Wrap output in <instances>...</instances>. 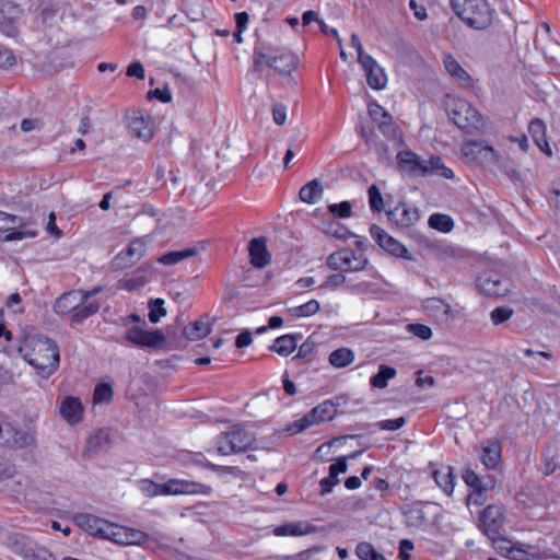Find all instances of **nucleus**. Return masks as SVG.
Returning a JSON list of instances; mask_svg holds the SVG:
<instances>
[{
  "mask_svg": "<svg viewBox=\"0 0 560 560\" xmlns=\"http://www.w3.org/2000/svg\"><path fill=\"white\" fill-rule=\"evenodd\" d=\"M444 67L448 74L457 81V83L460 86L464 88H471L472 86V79L469 75V73L458 63V61L447 55L443 59Z\"/></svg>",
  "mask_w": 560,
  "mask_h": 560,
  "instance_id": "24",
  "label": "nucleus"
},
{
  "mask_svg": "<svg viewBox=\"0 0 560 560\" xmlns=\"http://www.w3.org/2000/svg\"><path fill=\"white\" fill-rule=\"evenodd\" d=\"M113 398V388L109 384L102 383L98 384L93 394L94 404H108Z\"/></svg>",
  "mask_w": 560,
  "mask_h": 560,
  "instance_id": "49",
  "label": "nucleus"
},
{
  "mask_svg": "<svg viewBox=\"0 0 560 560\" xmlns=\"http://www.w3.org/2000/svg\"><path fill=\"white\" fill-rule=\"evenodd\" d=\"M354 360L353 352L348 348H339L329 354V363L338 369L346 368Z\"/></svg>",
  "mask_w": 560,
  "mask_h": 560,
  "instance_id": "40",
  "label": "nucleus"
},
{
  "mask_svg": "<svg viewBox=\"0 0 560 560\" xmlns=\"http://www.w3.org/2000/svg\"><path fill=\"white\" fill-rule=\"evenodd\" d=\"M387 217L390 222L402 229L412 226L420 218L418 209L407 202H399L387 212Z\"/></svg>",
  "mask_w": 560,
  "mask_h": 560,
  "instance_id": "15",
  "label": "nucleus"
},
{
  "mask_svg": "<svg viewBox=\"0 0 560 560\" xmlns=\"http://www.w3.org/2000/svg\"><path fill=\"white\" fill-rule=\"evenodd\" d=\"M492 540L493 548L501 553L502 556H505L511 559H516V556L514 555L515 551H520L518 549H515L513 547V542L501 536L500 534L494 537H489Z\"/></svg>",
  "mask_w": 560,
  "mask_h": 560,
  "instance_id": "43",
  "label": "nucleus"
},
{
  "mask_svg": "<svg viewBox=\"0 0 560 560\" xmlns=\"http://www.w3.org/2000/svg\"><path fill=\"white\" fill-rule=\"evenodd\" d=\"M74 523L95 537L104 538L105 530L108 528V521L89 513H78L73 516Z\"/></svg>",
  "mask_w": 560,
  "mask_h": 560,
  "instance_id": "19",
  "label": "nucleus"
},
{
  "mask_svg": "<svg viewBox=\"0 0 560 560\" xmlns=\"http://www.w3.org/2000/svg\"><path fill=\"white\" fill-rule=\"evenodd\" d=\"M323 195V186L318 179H312L301 187L299 196L305 203H315Z\"/></svg>",
  "mask_w": 560,
  "mask_h": 560,
  "instance_id": "31",
  "label": "nucleus"
},
{
  "mask_svg": "<svg viewBox=\"0 0 560 560\" xmlns=\"http://www.w3.org/2000/svg\"><path fill=\"white\" fill-rule=\"evenodd\" d=\"M370 233L373 240L387 253L393 256L411 260L409 250L396 238L392 237L385 230L376 224H372Z\"/></svg>",
  "mask_w": 560,
  "mask_h": 560,
  "instance_id": "12",
  "label": "nucleus"
},
{
  "mask_svg": "<svg viewBox=\"0 0 560 560\" xmlns=\"http://www.w3.org/2000/svg\"><path fill=\"white\" fill-rule=\"evenodd\" d=\"M128 545H141L148 540V534L127 527Z\"/></svg>",
  "mask_w": 560,
  "mask_h": 560,
  "instance_id": "58",
  "label": "nucleus"
},
{
  "mask_svg": "<svg viewBox=\"0 0 560 560\" xmlns=\"http://www.w3.org/2000/svg\"><path fill=\"white\" fill-rule=\"evenodd\" d=\"M139 488L142 493L149 498L158 495L196 493L208 494L211 492V488L209 486L183 479H170L164 483H156L150 479H142L139 481Z\"/></svg>",
  "mask_w": 560,
  "mask_h": 560,
  "instance_id": "2",
  "label": "nucleus"
},
{
  "mask_svg": "<svg viewBox=\"0 0 560 560\" xmlns=\"http://www.w3.org/2000/svg\"><path fill=\"white\" fill-rule=\"evenodd\" d=\"M368 109L369 115L375 122H377L382 133L388 138H395L397 128L393 121L392 115L376 102H371Z\"/></svg>",
  "mask_w": 560,
  "mask_h": 560,
  "instance_id": "18",
  "label": "nucleus"
},
{
  "mask_svg": "<svg viewBox=\"0 0 560 560\" xmlns=\"http://www.w3.org/2000/svg\"><path fill=\"white\" fill-rule=\"evenodd\" d=\"M196 254H197V249L194 247L185 248L183 250L170 252V253L162 255L158 259V262L165 265V266H171V265L178 264L179 261H182L186 258L192 257Z\"/></svg>",
  "mask_w": 560,
  "mask_h": 560,
  "instance_id": "39",
  "label": "nucleus"
},
{
  "mask_svg": "<svg viewBox=\"0 0 560 560\" xmlns=\"http://www.w3.org/2000/svg\"><path fill=\"white\" fill-rule=\"evenodd\" d=\"M101 304L97 301H85L81 302L79 306H77L75 312H73L71 323L80 324L88 317L96 314L100 311Z\"/></svg>",
  "mask_w": 560,
  "mask_h": 560,
  "instance_id": "37",
  "label": "nucleus"
},
{
  "mask_svg": "<svg viewBox=\"0 0 560 560\" xmlns=\"http://www.w3.org/2000/svg\"><path fill=\"white\" fill-rule=\"evenodd\" d=\"M397 166L401 173L411 176H428L425 160L411 150L399 151L396 155Z\"/></svg>",
  "mask_w": 560,
  "mask_h": 560,
  "instance_id": "14",
  "label": "nucleus"
},
{
  "mask_svg": "<svg viewBox=\"0 0 560 560\" xmlns=\"http://www.w3.org/2000/svg\"><path fill=\"white\" fill-rule=\"evenodd\" d=\"M22 218L0 211V232L9 231L12 225H22Z\"/></svg>",
  "mask_w": 560,
  "mask_h": 560,
  "instance_id": "54",
  "label": "nucleus"
},
{
  "mask_svg": "<svg viewBox=\"0 0 560 560\" xmlns=\"http://www.w3.org/2000/svg\"><path fill=\"white\" fill-rule=\"evenodd\" d=\"M501 459V445L498 442H491L482 447L481 462L489 468L494 469Z\"/></svg>",
  "mask_w": 560,
  "mask_h": 560,
  "instance_id": "33",
  "label": "nucleus"
},
{
  "mask_svg": "<svg viewBox=\"0 0 560 560\" xmlns=\"http://www.w3.org/2000/svg\"><path fill=\"white\" fill-rule=\"evenodd\" d=\"M369 203L373 212H381L384 209V200L376 185H371L368 189Z\"/></svg>",
  "mask_w": 560,
  "mask_h": 560,
  "instance_id": "50",
  "label": "nucleus"
},
{
  "mask_svg": "<svg viewBox=\"0 0 560 560\" xmlns=\"http://www.w3.org/2000/svg\"><path fill=\"white\" fill-rule=\"evenodd\" d=\"M13 550L20 553L25 560H51L52 558L44 548L35 550L30 544L24 541V538H22L21 541H14Z\"/></svg>",
  "mask_w": 560,
  "mask_h": 560,
  "instance_id": "28",
  "label": "nucleus"
},
{
  "mask_svg": "<svg viewBox=\"0 0 560 560\" xmlns=\"http://www.w3.org/2000/svg\"><path fill=\"white\" fill-rule=\"evenodd\" d=\"M320 306L318 301L310 300L308 302L292 307L289 310L290 314L294 317H308L316 314L319 311Z\"/></svg>",
  "mask_w": 560,
  "mask_h": 560,
  "instance_id": "46",
  "label": "nucleus"
},
{
  "mask_svg": "<svg viewBox=\"0 0 560 560\" xmlns=\"http://www.w3.org/2000/svg\"><path fill=\"white\" fill-rule=\"evenodd\" d=\"M348 469V465H347V457L343 456V457H340L336 460V463L331 464L329 466V474L331 475V477H337L338 478V475L339 474H345Z\"/></svg>",
  "mask_w": 560,
  "mask_h": 560,
  "instance_id": "61",
  "label": "nucleus"
},
{
  "mask_svg": "<svg viewBox=\"0 0 560 560\" xmlns=\"http://www.w3.org/2000/svg\"><path fill=\"white\" fill-rule=\"evenodd\" d=\"M255 439L252 433L235 425L224 432L217 442L218 452L222 455L246 451L252 446Z\"/></svg>",
  "mask_w": 560,
  "mask_h": 560,
  "instance_id": "7",
  "label": "nucleus"
},
{
  "mask_svg": "<svg viewBox=\"0 0 560 560\" xmlns=\"http://www.w3.org/2000/svg\"><path fill=\"white\" fill-rule=\"evenodd\" d=\"M19 353L43 378H48L59 368L60 357L58 346L48 337H26L19 347Z\"/></svg>",
  "mask_w": 560,
  "mask_h": 560,
  "instance_id": "1",
  "label": "nucleus"
},
{
  "mask_svg": "<svg viewBox=\"0 0 560 560\" xmlns=\"http://www.w3.org/2000/svg\"><path fill=\"white\" fill-rule=\"evenodd\" d=\"M463 479L472 491L483 490L482 479L472 469H466Z\"/></svg>",
  "mask_w": 560,
  "mask_h": 560,
  "instance_id": "52",
  "label": "nucleus"
},
{
  "mask_svg": "<svg viewBox=\"0 0 560 560\" xmlns=\"http://www.w3.org/2000/svg\"><path fill=\"white\" fill-rule=\"evenodd\" d=\"M528 132L530 133L533 140L539 148H542V143L548 145L546 141V126L541 119H533L529 122Z\"/></svg>",
  "mask_w": 560,
  "mask_h": 560,
  "instance_id": "45",
  "label": "nucleus"
},
{
  "mask_svg": "<svg viewBox=\"0 0 560 560\" xmlns=\"http://www.w3.org/2000/svg\"><path fill=\"white\" fill-rule=\"evenodd\" d=\"M320 422L322 421L318 418V413L315 412V407H314L311 411L305 413L301 419L293 421L288 427V431L291 434H296V433H300V432L306 430L307 428L318 424Z\"/></svg>",
  "mask_w": 560,
  "mask_h": 560,
  "instance_id": "36",
  "label": "nucleus"
},
{
  "mask_svg": "<svg viewBox=\"0 0 560 560\" xmlns=\"http://www.w3.org/2000/svg\"><path fill=\"white\" fill-rule=\"evenodd\" d=\"M505 520V509L501 504H490L480 514V529L487 537L500 534Z\"/></svg>",
  "mask_w": 560,
  "mask_h": 560,
  "instance_id": "8",
  "label": "nucleus"
},
{
  "mask_svg": "<svg viewBox=\"0 0 560 560\" xmlns=\"http://www.w3.org/2000/svg\"><path fill=\"white\" fill-rule=\"evenodd\" d=\"M342 397H336L334 399H327L315 407V412L318 413V418L322 422L332 420L337 415V407L340 406Z\"/></svg>",
  "mask_w": 560,
  "mask_h": 560,
  "instance_id": "35",
  "label": "nucleus"
},
{
  "mask_svg": "<svg viewBox=\"0 0 560 560\" xmlns=\"http://www.w3.org/2000/svg\"><path fill=\"white\" fill-rule=\"evenodd\" d=\"M477 163L488 170L501 168L502 156L493 147L485 144L478 155Z\"/></svg>",
  "mask_w": 560,
  "mask_h": 560,
  "instance_id": "30",
  "label": "nucleus"
},
{
  "mask_svg": "<svg viewBox=\"0 0 560 560\" xmlns=\"http://www.w3.org/2000/svg\"><path fill=\"white\" fill-rule=\"evenodd\" d=\"M16 62L14 54L7 47L0 46V68L9 69Z\"/></svg>",
  "mask_w": 560,
  "mask_h": 560,
  "instance_id": "56",
  "label": "nucleus"
},
{
  "mask_svg": "<svg viewBox=\"0 0 560 560\" xmlns=\"http://www.w3.org/2000/svg\"><path fill=\"white\" fill-rule=\"evenodd\" d=\"M166 315L164 301L162 299L151 300L149 302V319L152 324L160 322L161 317Z\"/></svg>",
  "mask_w": 560,
  "mask_h": 560,
  "instance_id": "48",
  "label": "nucleus"
},
{
  "mask_svg": "<svg viewBox=\"0 0 560 560\" xmlns=\"http://www.w3.org/2000/svg\"><path fill=\"white\" fill-rule=\"evenodd\" d=\"M432 477L442 491L451 495L454 491V468L452 466H443L440 469L432 470Z\"/></svg>",
  "mask_w": 560,
  "mask_h": 560,
  "instance_id": "26",
  "label": "nucleus"
},
{
  "mask_svg": "<svg viewBox=\"0 0 560 560\" xmlns=\"http://www.w3.org/2000/svg\"><path fill=\"white\" fill-rule=\"evenodd\" d=\"M129 129L135 137L145 142L153 137L152 121L149 117H132L129 121Z\"/></svg>",
  "mask_w": 560,
  "mask_h": 560,
  "instance_id": "27",
  "label": "nucleus"
},
{
  "mask_svg": "<svg viewBox=\"0 0 560 560\" xmlns=\"http://www.w3.org/2000/svg\"><path fill=\"white\" fill-rule=\"evenodd\" d=\"M346 277L342 273H332L328 276L325 282L322 284L323 288H337L346 282Z\"/></svg>",
  "mask_w": 560,
  "mask_h": 560,
  "instance_id": "64",
  "label": "nucleus"
},
{
  "mask_svg": "<svg viewBox=\"0 0 560 560\" xmlns=\"http://www.w3.org/2000/svg\"><path fill=\"white\" fill-rule=\"evenodd\" d=\"M363 68L368 84L373 90H383L387 83V77L384 69L375 61L373 57H363L359 62Z\"/></svg>",
  "mask_w": 560,
  "mask_h": 560,
  "instance_id": "17",
  "label": "nucleus"
},
{
  "mask_svg": "<svg viewBox=\"0 0 560 560\" xmlns=\"http://www.w3.org/2000/svg\"><path fill=\"white\" fill-rule=\"evenodd\" d=\"M339 483V480L337 477H331V475L329 474L328 477L326 478H323L319 482L320 485V494L322 495H325L327 493H330L332 491V488Z\"/></svg>",
  "mask_w": 560,
  "mask_h": 560,
  "instance_id": "63",
  "label": "nucleus"
},
{
  "mask_svg": "<svg viewBox=\"0 0 560 560\" xmlns=\"http://www.w3.org/2000/svg\"><path fill=\"white\" fill-rule=\"evenodd\" d=\"M250 264L256 268H264L270 262V254L267 249L266 238L256 237L248 244Z\"/></svg>",
  "mask_w": 560,
  "mask_h": 560,
  "instance_id": "21",
  "label": "nucleus"
},
{
  "mask_svg": "<svg viewBox=\"0 0 560 560\" xmlns=\"http://www.w3.org/2000/svg\"><path fill=\"white\" fill-rule=\"evenodd\" d=\"M424 166H427L428 176L436 175L446 179L454 177L453 171L448 168L438 155H431L429 160H425Z\"/></svg>",
  "mask_w": 560,
  "mask_h": 560,
  "instance_id": "32",
  "label": "nucleus"
},
{
  "mask_svg": "<svg viewBox=\"0 0 560 560\" xmlns=\"http://www.w3.org/2000/svg\"><path fill=\"white\" fill-rule=\"evenodd\" d=\"M422 305L425 313L440 324H448L454 318L451 305L440 298H428Z\"/></svg>",
  "mask_w": 560,
  "mask_h": 560,
  "instance_id": "16",
  "label": "nucleus"
},
{
  "mask_svg": "<svg viewBox=\"0 0 560 560\" xmlns=\"http://www.w3.org/2000/svg\"><path fill=\"white\" fill-rule=\"evenodd\" d=\"M151 276V268L140 267L135 270L131 277L121 279L119 285L128 291L138 290L150 281Z\"/></svg>",
  "mask_w": 560,
  "mask_h": 560,
  "instance_id": "25",
  "label": "nucleus"
},
{
  "mask_svg": "<svg viewBox=\"0 0 560 560\" xmlns=\"http://www.w3.org/2000/svg\"><path fill=\"white\" fill-rule=\"evenodd\" d=\"M396 374V369L387 364H381L378 372L370 378V385L374 388L383 389L387 386L388 381L393 380Z\"/></svg>",
  "mask_w": 560,
  "mask_h": 560,
  "instance_id": "34",
  "label": "nucleus"
},
{
  "mask_svg": "<svg viewBox=\"0 0 560 560\" xmlns=\"http://www.w3.org/2000/svg\"><path fill=\"white\" fill-rule=\"evenodd\" d=\"M301 338L300 334L296 335H283L278 337L275 342L268 347L270 351L277 352L282 357L291 354L298 346V340Z\"/></svg>",
  "mask_w": 560,
  "mask_h": 560,
  "instance_id": "29",
  "label": "nucleus"
},
{
  "mask_svg": "<svg viewBox=\"0 0 560 560\" xmlns=\"http://www.w3.org/2000/svg\"><path fill=\"white\" fill-rule=\"evenodd\" d=\"M445 110L453 124L467 133H472L482 126L480 113L466 100L447 97Z\"/></svg>",
  "mask_w": 560,
  "mask_h": 560,
  "instance_id": "4",
  "label": "nucleus"
},
{
  "mask_svg": "<svg viewBox=\"0 0 560 560\" xmlns=\"http://www.w3.org/2000/svg\"><path fill=\"white\" fill-rule=\"evenodd\" d=\"M513 313L511 307L498 306L491 312L490 318L494 325H500L510 319Z\"/></svg>",
  "mask_w": 560,
  "mask_h": 560,
  "instance_id": "51",
  "label": "nucleus"
},
{
  "mask_svg": "<svg viewBox=\"0 0 560 560\" xmlns=\"http://www.w3.org/2000/svg\"><path fill=\"white\" fill-rule=\"evenodd\" d=\"M327 267L335 271L355 272L365 269L369 264L363 253H357L351 248H342L331 253L327 257Z\"/></svg>",
  "mask_w": 560,
  "mask_h": 560,
  "instance_id": "6",
  "label": "nucleus"
},
{
  "mask_svg": "<svg viewBox=\"0 0 560 560\" xmlns=\"http://www.w3.org/2000/svg\"><path fill=\"white\" fill-rule=\"evenodd\" d=\"M253 61L255 70H259L262 63H267L280 74H290L295 70L299 60L294 54L288 50H276L272 54H267L255 49Z\"/></svg>",
  "mask_w": 560,
  "mask_h": 560,
  "instance_id": "5",
  "label": "nucleus"
},
{
  "mask_svg": "<svg viewBox=\"0 0 560 560\" xmlns=\"http://www.w3.org/2000/svg\"><path fill=\"white\" fill-rule=\"evenodd\" d=\"M145 243L141 238L132 240L125 250L119 252L112 260V267L124 270L136 265L144 255Z\"/></svg>",
  "mask_w": 560,
  "mask_h": 560,
  "instance_id": "11",
  "label": "nucleus"
},
{
  "mask_svg": "<svg viewBox=\"0 0 560 560\" xmlns=\"http://www.w3.org/2000/svg\"><path fill=\"white\" fill-rule=\"evenodd\" d=\"M477 287L488 296L503 298L510 291L508 280H502L501 276L495 272H485L477 278Z\"/></svg>",
  "mask_w": 560,
  "mask_h": 560,
  "instance_id": "13",
  "label": "nucleus"
},
{
  "mask_svg": "<svg viewBox=\"0 0 560 560\" xmlns=\"http://www.w3.org/2000/svg\"><path fill=\"white\" fill-rule=\"evenodd\" d=\"M81 302H84L82 290H72L63 293L54 304V311L60 315H69L72 318L73 312Z\"/></svg>",
  "mask_w": 560,
  "mask_h": 560,
  "instance_id": "20",
  "label": "nucleus"
},
{
  "mask_svg": "<svg viewBox=\"0 0 560 560\" xmlns=\"http://www.w3.org/2000/svg\"><path fill=\"white\" fill-rule=\"evenodd\" d=\"M352 206L349 201L332 203L328 206L329 212L337 218L346 219L351 215Z\"/></svg>",
  "mask_w": 560,
  "mask_h": 560,
  "instance_id": "53",
  "label": "nucleus"
},
{
  "mask_svg": "<svg viewBox=\"0 0 560 560\" xmlns=\"http://www.w3.org/2000/svg\"><path fill=\"white\" fill-rule=\"evenodd\" d=\"M406 423V419L404 417H399L396 419L383 420L377 423L378 429L386 431H396L402 428Z\"/></svg>",
  "mask_w": 560,
  "mask_h": 560,
  "instance_id": "57",
  "label": "nucleus"
},
{
  "mask_svg": "<svg viewBox=\"0 0 560 560\" xmlns=\"http://www.w3.org/2000/svg\"><path fill=\"white\" fill-rule=\"evenodd\" d=\"M354 552L360 560H387L371 542L368 541L359 542Z\"/></svg>",
  "mask_w": 560,
  "mask_h": 560,
  "instance_id": "41",
  "label": "nucleus"
},
{
  "mask_svg": "<svg viewBox=\"0 0 560 560\" xmlns=\"http://www.w3.org/2000/svg\"><path fill=\"white\" fill-rule=\"evenodd\" d=\"M456 15L469 27L485 30L492 23L493 11L487 0H451Z\"/></svg>",
  "mask_w": 560,
  "mask_h": 560,
  "instance_id": "3",
  "label": "nucleus"
},
{
  "mask_svg": "<svg viewBox=\"0 0 560 560\" xmlns=\"http://www.w3.org/2000/svg\"><path fill=\"white\" fill-rule=\"evenodd\" d=\"M126 74L128 77H135L139 80H143L145 72L142 63L139 61H135L128 66Z\"/></svg>",
  "mask_w": 560,
  "mask_h": 560,
  "instance_id": "62",
  "label": "nucleus"
},
{
  "mask_svg": "<svg viewBox=\"0 0 560 560\" xmlns=\"http://www.w3.org/2000/svg\"><path fill=\"white\" fill-rule=\"evenodd\" d=\"M34 443V436L14 428L9 421L0 418V445L11 448H23Z\"/></svg>",
  "mask_w": 560,
  "mask_h": 560,
  "instance_id": "9",
  "label": "nucleus"
},
{
  "mask_svg": "<svg viewBox=\"0 0 560 560\" xmlns=\"http://www.w3.org/2000/svg\"><path fill=\"white\" fill-rule=\"evenodd\" d=\"M210 332V325L202 320H195L194 323H190L188 326H186L184 329L185 338H187L190 341L200 340L208 336Z\"/></svg>",
  "mask_w": 560,
  "mask_h": 560,
  "instance_id": "38",
  "label": "nucleus"
},
{
  "mask_svg": "<svg viewBox=\"0 0 560 560\" xmlns=\"http://www.w3.org/2000/svg\"><path fill=\"white\" fill-rule=\"evenodd\" d=\"M483 145L482 141H468L462 145L460 152L467 161L477 163L478 155Z\"/></svg>",
  "mask_w": 560,
  "mask_h": 560,
  "instance_id": "47",
  "label": "nucleus"
},
{
  "mask_svg": "<svg viewBox=\"0 0 560 560\" xmlns=\"http://www.w3.org/2000/svg\"><path fill=\"white\" fill-rule=\"evenodd\" d=\"M125 340L141 348L160 349L165 342V337L161 330H144L141 327L133 326L127 329Z\"/></svg>",
  "mask_w": 560,
  "mask_h": 560,
  "instance_id": "10",
  "label": "nucleus"
},
{
  "mask_svg": "<svg viewBox=\"0 0 560 560\" xmlns=\"http://www.w3.org/2000/svg\"><path fill=\"white\" fill-rule=\"evenodd\" d=\"M316 526L304 521L291 522L273 528L276 536H303L316 532Z\"/></svg>",
  "mask_w": 560,
  "mask_h": 560,
  "instance_id": "23",
  "label": "nucleus"
},
{
  "mask_svg": "<svg viewBox=\"0 0 560 560\" xmlns=\"http://www.w3.org/2000/svg\"><path fill=\"white\" fill-rule=\"evenodd\" d=\"M59 411L69 424L79 423L83 417V406L80 399L72 396H68L61 401Z\"/></svg>",
  "mask_w": 560,
  "mask_h": 560,
  "instance_id": "22",
  "label": "nucleus"
},
{
  "mask_svg": "<svg viewBox=\"0 0 560 560\" xmlns=\"http://www.w3.org/2000/svg\"><path fill=\"white\" fill-rule=\"evenodd\" d=\"M314 350H315V342L307 339L300 346L296 355L293 357V360L307 359L313 354Z\"/></svg>",
  "mask_w": 560,
  "mask_h": 560,
  "instance_id": "59",
  "label": "nucleus"
},
{
  "mask_svg": "<svg viewBox=\"0 0 560 560\" xmlns=\"http://www.w3.org/2000/svg\"><path fill=\"white\" fill-rule=\"evenodd\" d=\"M272 119L278 126H282L285 122L287 107L283 104H281V103L273 104Z\"/></svg>",
  "mask_w": 560,
  "mask_h": 560,
  "instance_id": "60",
  "label": "nucleus"
},
{
  "mask_svg": "<svg viewBox=\"0 0 560 560\" xmlns=\"http://www.w3.org/2000/svg\"><path fill=\"white\" fill-rule=\"evenodd\" d=\"M104 539H108L118 545H128L127 527L109 522L105 530Z\"/></svg>",
  "mask_w": 560,
  "mask_h": 560,
  "instance_id": "42",
  "label": "nucleus"
},
{
  "mask_svg": "<svg viewBox=\"0 0 560 560\" xmlns=\"http://www.w3.org/2000/svg\"><path fill=\"white\" fill-rule=\"evenodd\" d=\"M428 223L431 229H434V230H438V231L444 232V233L452 231V229L454 226V222H453L452 218L447 214H442V213L431 214Z\"/></svg>",
  "mask_w": 560,
  "mask_h": 560,
  "instance_id": "44",
  "label": "nucleus"
},
{
  "mask_svg": "<svg viewBox=\"0 0 560 560\" xmlns=\"http://www.w3.org/2000/svg\"><path fill=\"white\" fill-rule=\"evenodd\" d=\"M407 330L422 340H429L432 337L431 328L423 324H408Z\"/></svg>",
  "mask_w": 560,
  "mask_h": 560,
  "instance_id": "55",
  "label": "nucleus"
}]
</instances>
